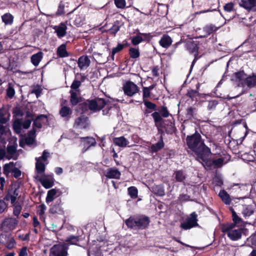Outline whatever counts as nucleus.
Instances as JSON below:
<instances>
[{
  "label": "nucleus",
  "instance_id": "nucleus-32",
  "mask_svg": "<svg viewBox=\"0 0 256 256\" xmlns=\"http://www.w3.org/2000/svg\"><path fill=\"white\" fill-rule=\"evenodd\" d=\"M218 196L221 198L222 202L226 204H230L232 202V199L230 195L224 190H220Z\"/></svg>",
  "mask_w": 256,
  "mask_h": 256
},
{
  "label": "nucleus",
  "instance_id": "nucleus-33",
  "mask_svg": "<svg viewBox=\"0 0 256 256\" xmlns=\"http://www.w3.org/2000/svg\"><path fill=\"white\" fill-rule=\"evenodd\" d=\"M242 159L246 162H252V166L254 168L256 171V162L254 161V156L248 153H244L241 155Z\"/></svg>",
  "mask_w": 256,
  "mask_h": 256
},
{
  "label": "nucleus",
  "instance_id": "nucleus-8",
  "mask_svg": "<svg viewBox=\"0 0 256 256\" xmlns=\"http://www.w3.org/2000/svg\"><path fill=\"white\" fill-rule=\"evenodd\" d=\"M167 108L166 106H162L159 112H154L152 114L155 126H157L158 123L161 122H164L163 118H168L170 116Z\"/></svg>",
  "mask_w": 256,
  "mask_h": 256
},
{
  "label": "nucleus",
  "instance_id": "nucleus-53",
  "mask_svg": "<svg viewBox=\"0 0 256 256\" xmlns=\"http://www.w3.org/2000/svg\"><path fill=\"white\" fill-rule=\"evenodd\" d=\"M119 24V22L118 20H116L114 22V24L112 25L111 28L109 30V32L110 34L115 36L118 31L120 30V26Z\"/></svg>",
  "mask_w": 256,
  "mask_h": 256
},
{
  "label": "nucleus",
  "instance_id": "nucleus-11",
  "mask_svg": "<svg viewBox=\"0 0 256 256\" xmlns=\"http://www.w3.org/2000/svg\"><path fill=\"white\" fill-rule=\"evenodd\" d=\"M232 223H226L225 224L228 226H226L224 228L225 230H228L231 228H236V226H244V222L242 219L240 218L236 213H234L233 216H232Z\"/></svg>",
  "mask_w": 256,
  "mask_h": 256
},
{
  "label": "nucleus",
  "instance_id": "nucleus-30",
  "mask_svg": "<svg viewBox=\"0 0 256 256\" xmlns=\"http://www.w3.org/2000/svg\"><path fill=\"white\" fill-rule=\"evenodd\" d=\"M56 54L58 58H62L69 56L70 54L66 50V44H62L57 48Z\"/></svg>",
  "mask_w": 256,
  "mask_h": 256
},
{
  "label": "nucleus",
  "instance_id": "nucleus-1",
  "mask_svg": "<svg viewBox=\"0 0 256 256\" xmlns=\"http://www.w3.org/2000/svg\"><path fill=\"white\" fill-rule=\"evenodd\" d=\"M150 222V218L145 215L133 216L125 220V224L130 229L143 230L148 228Z\"/></svg>",
  "mask_w": 256,
  "mask_h": 256
},
{
  "label": "nucleus",
  "instance_id": "nucleus-44",
  "mask_svg": "<svg viewBox=\"0 0 256 256\" xmlns=\"http://www.w3.org/2000/svg\"><path fill=\"white\" fill-rule=\"evenodd\" d=\"M80 236H69L66 238V242H67L66 244L68 245L72 244V245H78V243L80 241Z\"/></svg>",
  "mask_w": 256,
  "mask_h": 256
},
{
  "label": "nucleus",
  "instance_id": "nucleus-51",
  "mask_svg": "<svg viewBox=\"0 0 256 256\" xmlns=\"http://www.w3.org/2000/svg\"><path fill=\"white\" fill-rule=\"evenodd\" d=\"M63 211L59 204H55L51 206L50 209V212L52 214H62Z\"/></svg>",
  "mask_w": 256,
  "mask_h": 256
},
{
  "label": "nucleus",
  "instance_id": "nucleus-34",
  "mask_svg": "<svg viewBox=\"0 0 256 256\" xmlns=\"http://www.w3.org/2000/svg\"><path fill=\"white\" fill-rule=\"evenodd\" d=\"M113 141L116 145L120 147H125L128 144V140L124 136L114 138Z\"/></svg>",
  "mask_w": 256,
  "mask_h": 256
},
{
  "label": "nucleus",
  "instance_id": "nucleus-23",
  "mask_svg": "<svg viewBox=\"0 0 256 256\" xmlns=\"http://www.w3.org/2000/svg\"><path fill=\"white\" fill-rule=\"evenodd\" d=\"M72 113V109L68 106H62L59 111L60 115L62 118H64V120L66 121L70 120L71 118Z\"/></svg>",
  "mask_w": 256,
  "mask_h": 256
},
{
  "label": "nucleus",
  "instance_id": "nucleus-39",
  "mask_svg": "<svg viewBox=\"0 0 256 256\" xmlns=\"http://www.w3.org/2000/svg\"><path fill=\"white\" fill-rule=\"evenodd\" d=\"M22 119L15 120L12 124V128L14 132L19 134L22 132Z\"/></svg>",
  "mask_w": 256,
  "mask_h": 256
},
{
  "label": "nucleus",
  "instance_id": "nucleus-4",
  "mask_svg": "<svg viewBox=\"0 0 256 256\" xmlns=\"http://www.w3.org/2000/svg\"><path fill=\"white\" fill-rule=\"evenodd\" d=\"M224 226L227 225L225 224V223L220 224V229L223 233L227 234L230 240L232 241H236L242 238V233L244 230V228H238L237 229H236L235 228H231L228 230H225L224 228H226V226Z\"/></svg>",
  "mask_w": 256,
  "mask_h": 256
},
{
  "label": "nucleus",
  "instance_id": "nucleus-3",
  "mask_svg": "<svg viewBox=\"0 0 256 256\" xmlns=\"http://www.w3.org/2000/svg\"><path fill=\"white\" fill-rule=\"evenodd\" d=\"M186 142L188 148L192 151L204 142L201 135L196 130L194 134L187 136Z\"/></svg>",
  "mask_w": 256,
  "mask_h": 256
},
{
  "label": "nucleus",
  "instance_id": "nucleus-60",
  "mask_svg": "<svg viewBox=\"0 0 256 256\" xmlns=\"http://www.w3.org/2000/svg\"><path fill=\"white\" fill-rule=\"evenodd\" d=\"M16 144L12 145H8L6 148L8 154L13 156L16 152Z\"/></svg>",
  "mask_w": 256,
  "mask_h": 256
},
{
  "label": "nucleus",
  "instance_id": "nucleus-64",
  "mask_svg": "<svg viewBox=\"0 0 256 256\" xmlns=\"http://www.w3.org/2000/svg\"><path fill=\"white\" fill-rule=\"evenodd\" d=\"M116 6L118 8H124L126 7L125 0H114Z\"/></svg>",
  "mask_w": 256,
  "mask_h": 256
},
{
  "label": "nucleus",
  "instance_id": "nucleus-50",
  "mask_svg": "<svg viewBox=\"0 0 256 256\" xmlns=\"http://www.w3.org/2000/svg\"><path fill=\"white\" fill-rule=\"evenodd\" d=\"M128 194L132 199H136L138 196V188L134 186H131L128 188Z\"/></svg>",
  "mask_w": 256,
  "mask_h": 256
},
{
  "label": "nucleus",
  "instance_id": "nucleus-17",
  "mask_svg": "<svg viewBox=\"0 0 256 256\" xmlns=\"http://www.w3.org/2000/svg\"><path fill=\"white\" fill-rule=\"evenodd\" d=\"M104 175L108 178L119 180L121 173L116 167L108 168L104 172Z\"/></svg>",
  "mask_w": 256,
  "mask_h": 256
},
{
  "label": "nucleus",
  "instance_id": "nucleus-21",
  "mask_svg": "<svg viewBox=\"0 0 256 256\" xmlns=\"http://www.w3.org/2000/svg\"><path fill=\"white\" fill-rule=\"evenodd\" d=\"M218 28L212 24H208L204 26L202 28L203 35L200 36V38H206L213 32H216Z\"/></svg>",
  "mask_w": 256,
  "mask_h": 256
},
{
  "label": "nucleus",
  "instance_id": "nucleus-20",
  "mask_svg": "<svg viewBox=\"0 0 256 256\" xmlns=\"http://www.w3.org/2000/svg\"><path fill=\"white\" fill-rule=\"evenodd\" d=\"M246 74L244 70L234 72L232 75V80L238 82V86H244V79L246 78Z\"/></svg>",
  "mask_w": 256,
  "mask_h": 256
},
{
  "label": "nucleus",
  "instance_id": "nucleus-43",
  "mask_svg": "<svg viewBox=\"0 0 256 256\" xmlns=\"http://www.w3.org/2000/svg\"><path fill=\"white\" fill-rule=\"evenodd\" d=\"M8 112L4 108H0V124H6L9 120L10 114H8V117L6 115Z\"/></svg>",
  "mask_w": 256,
  "mask_h": 256
},
{
  "label": "nucleus",
  "instance_id": "nucleus-42",
  "mask_svg": "<svg viewBox=\"0 0 256 256\" xmlns=\"http://www.w3.org/2000/svg\"><path fill=\"white\" fill-rule=\"evenodd\" d=\"M15 164L14 162H10L8 164H6L3 166L4 174L8 176L10 172H12V170Z\"/></svg>",
  "mask_w": 256,
  "mask_h": 256
},
{
  "label": "nucleus",
  "instance_id": "nucleus-47",
  "mask_svg": "<svg viewBox=\"0 0 256 256\" xmlns=\"http://www.w3.org/2000/svg\"><path fill=\"white\" fill-rule=\"evenodd\" d=\"M128 54L130 58L132 59H136L140 56V52L138 48H130L128 50Z\"/></svg>",
  "mask_w": 256,
  "mask_h": 256
},
{
  "label": "nucleus",
  "instance_id": "nucleus-38",
  "mask_svg": "<svg viewBox=\"0 0 256 256\" xmlns=\"http://www.w3.org/2000/svg\"><path fill=\"white\" fill-rule=\"evenodd\" d=\"M2 20L5 25H11L14 22V16L10 13H6L2 16Z\"/></svg>",
  "mask_w": 256,
  "mask_h": 256
},
{
  "label": "nucleus",
  "instance_id": "nucleus-48",
  "mask_svg": "<svg viewBox=\"0 0 256 256\" xmlns=\"http://www.w3.org/2000/svg\"><path fill=\"white\" fill-rule=\"evenodd\" d=\"M58 190L55 188L50 190L48 192L46 197V202L48 204L54 200V196L56 194Z\"/></svg>",
  "mask_w": 256,
  "mask_h": 256
},
{
  "label": "nucleus",
  "instance_id": "nucleus-18",
  "mask_svg": "<svg viewBox=\"0 0 256 256\" xmlns=\"http://www.w3.org/2000/svg\"><path fill=\"white\" fill-rule=\"evenodd\" d=\"M66 22H62L58 26H55L53 28L55 30L57 36L58 38H62L66 34L67 26Z\"/></svg>",
  "mask_w": 256,
  "mask_h": 256
},
{
  "label": "nucleus",
  "instance_id": "nucleus-16",
  "mask_svg": "<svg viewBox=\"0 0 256 256\" xmlns=\"http://www.w3.org/2000/svg\"><path fill=\"white\" fill-rule=\"evenodd\" d=\"M239 5L248 12L256 11V0H240Z\"/></svg>",
  "mask_w": 256,
  "mask_h": 256
},
{
  "label": "nucleus",
  "instance_id": "nucleus-9",
  "mask_svg": "<svg viewBox=\"0 0 256 256\" xmlns=\"http://www.w3.org/2000/svg\"><path fill=\"white\" fill-rule=\"evenodd\" d=\"M124 94L128 96H132L138 93L140 90L136 84L132 81H127L123 85Z\"/></svg>",
  "mask_w": 256,
  "mask_h": 256
},
{
  "label": "nucleus",
  "instance_id": "nucleus-45",
  "mask_svg": "<svg viewBox=\"0 0 256 256\" xmlns=\"http://www.w3.org/2000/svg\"><path fill=\"white\" fill-rule=\"evenodd\" d=\"M46 170V164L42 162L36 161V170L38 174H42Z\"/></svg>",
  "mask_w": 256,
  "mask_h": 256
},
{
  "label": "nucleus",
  "instance_id": "nucleus-12",
  "mask_svg": "<svg viewBox=\"0 0 256 256\" xmlns=\"http://www.w3.org/2000/svg\"><path fill=\"white\" fill-rule=\"evenodd\" d=\"M39 182L46 189H48L54 185V179L53 174L42 176L39 179Z\"/></svg>",
  "mask_w": 256,
  "mask_h": 256
},
{
  "label": "nucleus",
  "instance_id": "nucleus-7",
  "mask_svg": "<svg viewBox=\"0 0 256 256\" xmlns=\"http://www.w3.org/2000/svg\"><path fill=\"white\" fill-rule=\"evenodd\" d=\"M200 42L197 40H192L188 41L186 43V47L187 50L190 54H194V58L192 62V66L196 60L198 59V50Z\"/></svg>",
  "mask_w": 256,
  "mask_h": 256
},
{
  "label": "nucleus",
  "instance_id": "nucleus-46",
  "mask_svg": "<svg viewBox=\"0 0 256 256\" xmlns=\"http://www.w3.org/2000/svg\"><path fill=\"white\" fill-rule=\"evenodd\" d=\"M254 212V209L252 206H247L242 211V214L244 218L249 217L253 214Z\"/></svg>",
  "mask_w": 256,
  "mask_h": 256
},
{
  "label": "nucleus",
  "instance_id": "nucleus-41",
  "mask_svg": "<svg viewBox=\"0 0 256 256\" xmlns=\"http://www.w3.org/2000/svg\"><path fill=\"white\" fill-rule=\"evenodd\" d=\"M200 94L198 90L192 89L188 90L186 96L191 99L192 101L197 100V97L199 96Z\"/></svg>",
  "mask_w": 256,
  "mask_h": 256
},
{
  "label": "nucleus",
  "instance_id": "nucleus-40",
  "mask_svg": "<svg viewBox=\"0 0 256 256\" xmlns=\"http://www.w3.org/2000/svg\"><path fill=\"white\" fill-rule=\"evenodd\" d=\"M154 194L158 196H164V188L162 185H156L152 188Z\"/></svg>",
  "mask_w": 256,
  "mask_h": 256
},
{
  "label": "nucleus",
  "instance_id": "nucleus-15",
  "mask_svg": "<svg viewBox=\"0 0 256 256\" xmlns=\"http://www.w3.org/2000/svg\"><path fill=\"white\" fill-rule=\"evenodd\" d=\"M70 102L72 106H76L82 102L83 98L80 96V92L70 90Z\"/></svg>",
  "mask_w": 256,
  "mask_h": 256
},
{
  "label": "nucleus",
  "instance_id": "nucleus-29",
  "mask_svg": "<svg viewBox=\"0 0 256 256\" xmlns=\"http://www.w3.org/2000/svg\"><path fill=\"white\" fill-rule=\"evenodd\" d=\"M44 54L42 52H38L32 54L30 57V61L32 64L37 66H38L40 62L43 58Z\"/></svg>",
  "mask_w": 256,
  "mask_h": 256
},
{
  "label": "nucleus",
  "instance_id": "nucleus-10",
  "mask_svg": "<svg viewBox=\"0 0 256 256\" xmlns=\"http://www.w3.org/2000/svg\"><path fill=\"white\" fill-rule=\"evenodd\" d=\"M18 224V221L14 218H5L0 225L2 230H14Z\"/></svg>",
  "mask_w": 256,
  "mask_h": 256
},
{
  "label": "nucleus",
  "instance_id": "nucleus-6",
  "mask_svg": "<svg viewBox=\"0 0 256 256\" xmlns=\"http://www.w3.org/2000/svg\"><path fill=\"white\" fill-rule=\"evenodd\" d=\"M198 222V214L196 212H192L190 214L189 217L186 218V220L181 223L180 228L184 230H190L193 228L199 226Z\"/></svg>",
  "mask_w": 256,
  "mask_h": 256
},
{
  "label": "nucleus",
  "instance_id": "nucleus-2",
  "mask_svg": "<svg viewBox=\"0 0 256 256\" xmlns=\"http://www.w3.org/2000/svg\"><path fill=\"white\" fill-rule=\"evenodd\" d=\"M196 156V160L205 167V164L208 162L212 153L210 148L206 145L204 142L192 151Z\"/></svg>",
  "mask_w": 256,
  "mask_h": 256
},
{
  "label": "nucleus",
  "instance_id": "nucleus-24",
  "mask_svg": "<svg viewBox=\"0 0 256 256\" xmlns=\"http://www.w3.org/2000/svg\"><path fill=\"white\" fill-rule=\"evenodd\" d=\"M172 38L167 34H163L159 41L160 45L165 48H168L172 45Z\"/></svg>",
  "mask_w": 256,
  "mask_h": 256
},
{
  "label": "nucleus",
  "instance_id": "nucleus-19",
  "mask_svg": "<svg viewBox=\"0 0 256 256\" xmlns=\"http://www.w3.org/2000/svg\"><path fill=\"white\" fill-rule=\"evenodd\" d=\"M17 191V188H15L14 190L13 188H11L8 190L2 200H4V202L10 200L11 204H14L18 194Z\"/></svg>",
  "mask_w": 256,
  "mask_h": 256
},
{
  "label": "nucleus",
  "instance_id": "nucleus-35",
  "mask_svg": "<svg viewBox=\"0 0 256 256\" xmlns=\"http://www.w3.org/2000/svg\"><path fill=\"white\" fill-rule=\"evenodd\" d=\"M175 180L176 182L184 184L186 176L182 170H178L174 172Z\"/></svg>",
  "mask_w": 256,
  "mask_h": 256
},
{
  "label": "nucleus",
  "instance_id": "nucleus-31",
  "mask_svg": "<svg viewBox=\"0 0 256 256\" xmlns=\"http://www.w3.org/2000/svg\"><path fill=\"white\" fill-rule=\"evenodd\" d=\"M80 140L82 142H84V148H86V146H87V148L85 150V151L86 150L90 147L92 146H95L96 144V140L93 138H91V137H89V136L82 137V138H80Z\"/></svg>",
  "mask_w": 256,
  "mask_h": 256
},
{
  "label": "nucleus",
  "instance_id": "nucleus-58",
  "mask_svg": "<svg viewBox=\"0 0 256 256\" xmlns=\"http://www.w3.org/2000/svg\"><path fill=\"white\" fill-rule=\"evenodd\" d=\"M49 156L50 153L46 150H44L42 156L38 158H36L35 160L36 161L44 162L47 160L48 158L49 157Z\"/></svg>",
  "mask_w": 256,
  "mask_h": 256
},
{
  "label": "nucleus",
  "instance_id": "nucleus-59",
  "mask_svg": "<svg viewBox=\"0 0 256 256\" xmlns=\"http://www.w3.org/2000/svg\"><path fill=\"white\" fill-rule=\"evenodd\" d=\"M65 14L64 12V5L62 2H60L59 4L58 9L56 13V16H60Z\"/></svg>",
  "mask_w": 256,
  "mask_h": 256
},
{
  "label": "nucleus",
  "instance_id": "nucleus-52",
  "mask_svg": "<svg viewBox=\"0 0 256 256\" xmlns=\"http://www.w3.org/2000/svg\"><path fill=\"white\" fill-rule=\"evenodd\" d=\"M196 112V108L190 106L186 109V117L187 120H191L194 118V114Z\"/></svg>",
  "mask_w": 256,
  "mask_h": 256
},
{
  "label": "nucleus",
  "instance_id": "nucleus-22",
  "mask_svg": "<svg viewBox=\"0 0 256 256\" xmlns=\"http://www.w3.org/2000/svg\"><path fill=\"white\" fill-rule=\"evenodd\" d=\"M164 146V138L162 137H160L158 142L152 144L150 148L149 152L151 154L156 153Z\"/></svg>",
  "mask_w": 256,
  "mask_h": 256
},
{
  "label": "nucleus",
  "instance_id": "nucleus-13",
  "mask_svg": "<svg viewBox=\"0 0 256 256\" xmlns=\"http://www.w3.org/2000/svg\"><path fill=\"white\" fill-rule=\"evenodd\" d=\"M90 124L88 118L84 114H82L76 118L74 126H80L81 128L86 129Z\"/></svg>",
  "mask_w": 256,
  "mask_h": 256
},
{
  "label": "nucleus",
  "instance_id": "nucleus-62",
  "mask_svg": "<svg viewBox=\"0 0 256 256\" xmlns=\"http://www.w3.org/2000/svg\"><path fill=\"white\" fill-rule=\"evenodd\" d=\"M218 101L216 100H212L208 101V110H212L215 109L216 106L218 104Z\"/></svg>",
  "mask_w": 256,
  "mask_h": 256
},
{
  "label": "nucleus",
  "instance_id": "nucleus-37",
  "mask_svg": "<svg viewBox=\"0 0 256 256\" xmlns=\"http://www.w3.org/2000/svg\"><path fill=\"white\" fill-rule=\"evenodd\" d=\"M96 102L98 104V112L104 108L108 104H110V101L109 100H105L103 98H96Z\"/></svg>",
  "mask_w": 256,
  "mask_h": 256
},
{
  "label": "nucleus",
  "instance_id": "nucleus-26",
  "mask_svg": "<svg viewBox=\"0 0 256 256\" xmlns=\"http://www.w3.org/2000/svg\"><path fill=\"white\" fill-rule=\"evenodd\" d=\"M47 120V116L45 114H40L38 116L35 118H33L32 126L36 128H41L42 126V123L44 120Z\"/></svg>",
  "mask_w": 256,
  "mask_h": 256
},
{
  "label": "nucleus",
  "instance_id": "nucleus-28",
  "mask_svg": "<svg viewBox=\"0 0 256 256\" xmlns=\"http://www.w3.org/2000/svg\"><path fill=\"white\" fill-rule=\"evenodd\" d=\"M163 125L165 126L164 128L165 129V132L167 134H172L175 130L176 128L174 126V122H172L170 120H164V122H162Z\"/></svg>",
  "mask_w": 256,
  "mask_h": 256
},
{
  "label": "nucleus",
  "instance_id": "nucleus-36",
  "mask_svg": "<svg viewBox=\"0 0 256 256\" xmlns=\"http://www.w3.org/2000/svg\"><path fill=\"white\" fill-rule=\"evenodd\" d=\"M244 85H246L248 88H254L256 86V80L254 78V74L252 76H249L244 79Z\"/></svg>",
  "mask_w": 256,
  "mask_h": 256
},
{
  "label": "nucleus",
  "instance_id": "nucleus-27",
  "mask_svg": "<svg viewBox=\"0 0 256 256\" xmlns=\"http://www.w3.org/2000/svg\"><path fill=\"white\" fill-rule=\"evenodd\" d=\"M224 162V159L222 158L214 160H212L210 158H209L208 162H206L205 164V166H206L210 168L212 166H214L215 168H218L222 166Z\"/></svg>",
  "mask_w": 256,
  "mask_h": 256
},
{
  "label": "nucleus",
  "instance_id": "nucleus-54",
  "mask_svg": "<svg viewBox=\"0 0 256 256\" xmlns=\"http://www.w3.org/2000/svg\"><path fill=\"white\" fill-rule=\"evenodd\" d=\"M143 102L144 106L148 109H150L152 110H157V106L155 104L148 101V100H144Z\"/></svg>",
  "mask_w": 256,
  "mask_h": 256
},
{
  "label": "nucleus",
  "instance_id": "nucleus-14",
  "mask_svg": "<svg viewBox=\"0 0 256 256\" xmlns=\"http://www.w3.org/2000/svg\"><path fill=\"white\" fill-rule=\"evenodd\" d=\"M86 78V77L82 75L80 73H77L76 74V77L70 86V90H76L80 92L79 88L82 84V82H84Z\"/></svg>",
  "mask_w": 256,
  "mask_h": 256
},
{
  "label": "nucleus",
  "instance_id": "nucleus-63",
  "mask_svg": "<svg viewBox=\"0 0 256 256\" xmlns=\"http://www.w3.org/2000/svg\"><path fill=\"white\" fill-rule=\"evenodd\" d=\"M139 34L142 37L143 42H149L153 38L150 33L139 32Z\"/></svg>",
  "mask_w": 256,
  "mask_h": 256
},
{
  "label": "nucleus",
  "instance_id": "nucleus-49",
  "mask_svg": "<svg viewBox=\"0 0 256 256\" xmlns=\"http://www.w3.org/2000/svg\"><path fill=\"white\" fill-rule=\"evenodd\" d=\"M88 106L89 107V110L93 112H98L96 98L92 100H88Z\"/></svg>",
  "mask_w": 256,
  "mask_h": 256
},
{
  "label": "nucleus",
  "instance_id": "nucleus-56",
  "mask_svg": "<svg viewBox=\"0 0 256 256\" xmlns=\"http://www.w3.org/2000/svg\"><path fill=\"white\" fill-rule=\"evenodd\" d=\"M131 40L134 46H136L143 42L142 37L140 34L132 37Z\"/></svg>",
  "mask_w": 256,
  "mask_h": 256
},
{
  "label": "nucleus",
  "instance_id": "nucleus-55",
  "mask_svg": "<svg viewBox=\"0 0 256 256\" xmlns=\"http://www.w3.org/2000/svg\"><path fill=\"white\" fill-rule=\"evenodd\" d=\"M122 50L123 46L121 44H118L116 47L113 48L110 54V56L112 60H114L116 54L122 51Z\"/></svg>",
  "mask_w": 256,
  "mask_h": 256
},
{
  "label": "nucleus",
  "instance_id": "nucleus-25",
  "mask_svg": "<svg viewBox=\"0 0 256 256\" xmlns=\"http://www.w3.org/2000/svg\"><path fill=\"white\" fill-rule=\"evenodd\" d=\"M90 63V60L86 55L80 56L78 61V66L81 70L88 67Z\"/></svg>",
  "mask_w": 256,
  "mask_h": 256
},
{
  "label": "nucleus",
  "instance_id": "nucleus-5",
  "mask_svg": "<svg viewBox=\"0 0 256 256\" xmlns=\"http://www.w3.org/2000/svg\"><path fill=\"white\" fill-rule=\"evenodd\" d=\"M68 250L67 244H54L50 250L49 256H68Z\"/></svg>",
  "mask_w": 256,
  "mask_h": 256
},
{
  "label": "nucleus",
  "instance_id": "nucleus-57",
  "mask_svg": "<svg viewBox=\"0 0 256 256\" xmlns=\"http://www.w3.org/2000/svg\"><path fill=\"white\" fill-rule=\"evenodd\" d=\"M4 244L7 249L12 250L16 247V242L14 238H11L10 240Z\"/></svg>",
  "mask_w": 256,
  "mask_h": 256
},
{
  "label": "nucleus",
  "instance_id": "nucleus-61",
  "mask_svg": "<svg viewBox=\"0 0 256 256\" xmlns=\"http://www.w3.org/2000/svg\"><path fill=\"white\" fill-rule=\"evenodd\" d=\"M88 100L84 102H80L79 104L80 108L82 110V113L86 112L89 110V107L88 106Z\"/></svg>",
  "mask_w": 256,
  "mask_h": 256
}]
</instances>
